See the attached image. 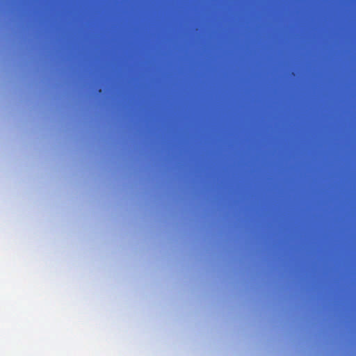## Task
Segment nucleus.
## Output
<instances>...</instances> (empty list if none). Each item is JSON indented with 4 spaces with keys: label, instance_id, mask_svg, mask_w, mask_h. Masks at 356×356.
Wrapping results in <instances>:
<instances>
[{
    "label": "nucleus",
    "instance_id": "obj_1",
    "mask_svg": "<svg viewBox=\"0 0 356 356\" xmlns=\"http://www.w3.org/2000/svg\"><path fill=\"white\" fill-rule=\"evenodd\" d=\"M355 27L356 24H213V27Z\"/></svg>",
    "mask_w": 356,
    "mask_h": 356
},
{
    "label": "nucleus",
    "instance_id": "obj_2",
    "mask_svg": "<svg viewBox=\"0 0 356 356\" xmlns=\"http://www.w3.org/2000/svg\"><path fill=\"white\" fill-rule=\"evenodd\" d=\"M172 22H356V20H172Z\"/></svg>",
    "mask_w": 356,
    "mask_h": 356
}]
</instances>
